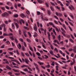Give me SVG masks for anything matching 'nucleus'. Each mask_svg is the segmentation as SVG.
<instances>
[{
	"label": "nucleus",
	"instance_id": "f257e3e1",
	"mask_svg": "<svg viewBox=\"0 0 76 76\" xmlns=\"http://www.w3.org/2000/svg\"><path fill=\"white\" fill-rule=\"evenodd\" d=\"M56 14L57 16H59L60 17H61L63 16V14L61 13H58V12H56Z\"/></svg>",
	"mask_w": 76,
	"mask_h": 76
},
{
	"label": "nucleus",
	"instance_id": "f03ea898",
	"mask_svg": "<svg viewBox=\"0 0 76 76\" xmlns=\"http://www.w3.org/2000/svg\"><path fill=\"white\" fill-rule=\"evenodd\" d=\"M26 30H25L23 31V34L26 37H27V34H26Z\"/></svg>",
	"mask_w": 76,
	"mask_h": 76
},
{
	"label": "nucleus",
	"instance_id": "7ed1b4c3",
	"mask_svg": "<svg viewBox=\"0 0 76 76\" xmlns=\"http://www.w3.org/2000/svg\"><path fill=\"white\" fill-rule=\"evenodd\" d=\"M34 30L35 31H37V25L35 24V26L34 27Z\"/></svg>",
	"mask_w": 76,
	"mask_h": 76
},
{
	"label": "nucleus",
	"instance_id": "20e7f679",
	"mask_svg": "<svg viewBox=\"0 0 76 76\" xmlns=\"http://www.w3.org/2000/svg\"><path fill=\"white\" fill-rule=\"evenodd\" d=\"M29 60L28 59H27L26 58H25V62L28 64H29Z\"/></svg>",
	"mask_w": 76,
	"mask_h": 76
},
{
	"label": "nucleus",
	"instance_id": "39448f33",
	"mask_svg": "<svg viewBox=\"0 0 76 76\" xmlns=\"http://www.w3.org/2000/svg\"><path fill=\"white\" fill-rule=\"evenodd\" d=\"M6 68L8 70H12V68L10 67V66H6Z\"/></svg>",
	"mask_w": 76,
	"mask_h": 76
},
{
	"label": "nucleus",
	"instance_id": "423d86ee",
	"mask_svg": "<svg viewBox=\"0 0 76 76\" xmlns=\"http://www.w3.org/2000/svg\"><path fill=\"white\" fill-rule=\"evenodd\" d=\"M46 32H46V30L45 29L44 31V32H42L43 35H46Z\"/></svg>",
	"mask_w": 76,
	"mask_h": 76
},
{
	"label": "nucleus",
	"instance_id": "0eeeda50",
	"mask_svg": "<svg viewBox=\"0 0 76 76\" xmlns=\"http://www.w3.org/2000/svg\"><path fill=\"white\" fill-rule=\"evenodd\" d=\"M12 70L14 71L15 72H16L18 73V72H19V71L18 70L15 69H12Z\"/></svg>",
	"mask_w": 76,
	"mask_h": 76
},
{
	"label": "nucleus",
	"instance_id": "6e6552de",
	"mask_svg": "<svg viewBox=\"0 0 76 76\" xmlns=\"http://www.w3.org/2000/svg\"><path fill=\"white\" fill-rule=\"evenodd\" d=\"M10 38L11 40H12V41L15 40V39H14V37H13V36H12H12H10Z\"/></svg>",
	"mask_w": 76,
	"mask_h": 76
},
{
	"label": "nucleus",
	"instance_id": "1a4fd4ad",
	"mask_svg": "<svg viewBox=\"0 0 76 76\" xmlns=\"http://www.w3.org/2000/svg\"><path fill=\"white\" fill-rule=\"evenodd\" d=\"M17 46L19 49H20V48H22V45H20V43H18V46H18V45H17Z\"/></svg>",
	"mask_w": 76,
	"mask_h": 76
},
{
	"label": "nucleus",
	"instance_id": "9d476101",
	"mask_svg": "<svg viewBox=\"0 0 76 76\" xmlns=\"http://www.w3.org/2000/svg\"><path fill=\"white\" fill-rule=\"evenodd\" d=\"M4 61H5V63L6 64H9V62L7 61V60L6 59H4Z\"/></svg>",
	"mask_w": 76,
	"mask_h": 76
},
{
	"label": "nucleus",
	"instance_id": "9b49d317",
	"mask_svg": "<svg viewBox=\"0 0 76 76\" xmlns=\"http://www.w3.org/2000/svg\"><path fill=\"white\" fill-rule=\"evenodd\" d=\"M49 53L51 55H52V56H54V53H53V51L50 50V51H49Z\"/></svg>",
	"mask_w": 76,
	"mask_h": 76
},
{
	"label": "nucleus",
	"instance_id": "f8f14e48",
	"mask_svg": "<svg viewBox=\"0 0 76 76\" xmlns=\"http://www.w3.org/2000/svg\"><path fill=\"white\" fill-rule=\"evenodd\" d=\"M45 4L47 7H49V4L48 2H45Z\"/></svg>",
	"mask_w": 76,
	"mask_h": 76
},
{
	"label": "nucleus",
	"instance_id": "ddd939ff",
	"mask_svg": "<svg viewBox=\"0 0 76 76\" xmlns=\"http://www.w3.org/2000/svg\"><path fill=\"white\" fill-rule=\"evenodd\" d=\"M5 57L6 58H10V59H14V58H12L10 57H8V56H7V55Z\"/></svg>",
	"mask_w": 76,
	"mask_h": 76
},
{
	"label": "nucleus",
	"instance_id": "4468645a",
	"mask_svg": "<svg viewBox=\"0 0 76 76\" xmlns=\"http://www.w3.org/2000/svg\"><path fill=\"white\" fill-rule=\"evenodd\" d=\"M0 26L2 28H3V27H4V28L6 27V26L5 25V24H2V25Z\"/></svg>",
	"mask_w": 76,
	"mask_h": 76
},
{
	"label": "nucleus",
	"instance_id": "2eb2a0df",
	"mask_svg": "<svg viewBox=\"0 0 76 76\" xmlns=\"http://www.w3.org/2000/svg\"><path fill=\"white\" fill-rule=\"evenodd\" d=\"M53 32L54 34L55 35H57V33H56V32L55 31V29L54 28L53 29Z\"/></svg>",
	"mask_w": 76,
	"mask_h": 76
},
{
	"label": "nucleus",
	"instance_id": "dca6fc26",
	"mask_svg": "<svg viewBox=\"0 0 76 76\" xmlns=\"http://www.w3.org/2000/svg\"><path fill=\"white\" fill-rule=\"evenodd\" d=\"M14 23L15 24V26H16V28H19V25L18 24L15 22Z\"/></svg>",
	"mask_w": 76,
	"mask_h": 76
},
{
	"label": "nucleus",
	"instance_id": "f3484780",
	"mask_svg": "<svg viewBox=\"0 0 76 76\" xmlns=\"http://www.w3.org/2000/svg\"><path fill=\"white\" fill-rule=\"evenodd\" d=\"M5 15L6 16H9V14L6 12H5Z\"/></svg>",
	"mask_w": 76,
	"mask_h": 76
},
{
	"label": "nucleus",
	"instance_id": "a211bd4d",
	"mask_svg": "<svg viewBox=\"0 0 76 76\" xmlns=\"http://www.w3.org/2000/svg\"><path fill=\"white\" fill-rule=\"evenodd\" d=\"M20 16L22 17V18H24L25 16V15L23 14H21L20 15Z\"/></svg>",
	"mask_w": 76,
	"mask_h": 76
},
{
	"label": "nucleus",
	"instance_id": "6ab92c4d",
	"mask_svg": "<svg viewBox=\"0 0 76 76\" xmlns=\"http://www.w3.org/2000/svg\"><path fill=\"white\" fill-rule=\"evenodd\" d=\"M48 14L49 15H51V11L50 10H48Z\"/></svg>",
	"mask_w": 76,
	"mask_h": 76
},
{
	"label": "nucleus",
	"instance_id": "aec40b11",
	"mask_svg": "<svg viewBox=\"0 0 76 76\" xmlns=\"http://www.w3.org/2000/svg\"><path fill=\"white\" fill-rule=\"evenodd\" d=\"M37 62L38 63H39V64L40 65V66H41L42 64H44V63L43 62H40L39 61H38Z\"/></svg>",
	"mask_w": 76,
	"mask_h": 76
},
{
	"label": "nucleus",
	"instance_id": "412c9836",
	"mask_svg": "<svg viewBox=\"0 0 76 76\" xmlns=\"http://www.w3.org/2000/svg\"><path fill=\"white\" fill-rule=\"evenodd\" d=\"M29 47L30 50H31L32 51L34 52V50H33V49H32V48L30 46H29Z\"/></svg>",
	"mask_w": 76,
	"mask_h": 76
},
{
	"label": "nucleus",
	"instance_id": "4be33fe9",
	"mask_svg": "<svg viewBox=\"0 0 76 76\" xmlns=\"http://www.w3.org/2000/svg\"><path fill=\"white\" fill-rule=\"evenodd\" d=\"M1 9H2V10H4V11L5 10V7H0Z\"/></svg>",
	"mask_w": 76,
	"mask_h": 76
},
{
	"label": "nucleus",
	"instance_id": "5701e85b",
	"mask_svg": "<svg viewBox=\"0 0 76 76\" xmlns=\"http://www.w3.org/2000/svg\"><path fill=\"white\" fill-rule=\"evenodd\" d=\"M26 66V65H23V66H21V67L22 68H23V67H28V65Z\"/></svg>",
	"mask_w": 76,
	"mask_h": 76
},
{
	"label": "nucleus",
	"instance_id": "b1692460",
	"mask_svg": "<svg viewBox=\"0 0 76 76\" xmlns=\"http://www.w3.org/2000/svg\"><path fill=\"white\" fill-rule=\"evenodd\" d=\"M44 56H45V59H47V58H48V56H47L46 55H44Z\"/></svg>",
	"mask_w": 76,
	"mask_h": 76
},
{
	"label": "nucleus",
	"instance_id": "393cba45",
	"mask_svg": "<svg viewBox=\"0 0 76 76\" xmlns=\"http://www.w3.org/2000/svg\"><path fill=\"white\" fill-rule=\"evenodd\" d=\"M63 27L65 29V30H66L67 29H66V26L64 24H63L62 25Z\"/></svg>",
	"mask_w": 76,
	"mask_h": 76
},
{
	"label": "nucleus",
	"instance_id": "a878e982",
	"mask_svg": "<svg viewBox=\"0 0 76 76\" xmlns=\"http://www.w3.org/2000/svg\"><path fill=\"white\" fill-rule=\"evenodd\" d=\"M15 42L16 43V44H18V40L16 39V38H15Z\"/></svg>",
	"mask_w": 76,
	"mask_h": 76
},
{
	"label": "nucleus",
	"instance_id": "bb28decb",
	"mask_svg": "<svg viewBox=\"0 0 76 76\" xmlns=\"http://www.w3.org/2000/svg\"><path fill=\"white\" fill-rule=\"evenodd\" d=\"M14 17L15 18H18V15L15 14L14 15Z\"/></svg>",
	"mask_w": 76,
	"mask_h": 76
},
{
	"label": "nucleus",
	"instance_id": "cd10ccee",
	"mask_svg": "<svg viewBox=\"0 0 76 76\" xmlns=\"http://www.w3.org/2000/svg\"><path fill=\"white\" fill-rule=\"evenodd\" d=\"M7 5H8V6H10V5H11L12 4V3L10 2H7Z\"/></svg>",
	"mask_w": 76,
	"mask_h": 76
},
{
	"label": "nucleus",
	"instance_id": "c85d7f7f",
	"mask_svg": "<svg viewBox=\"0 0 76 76\" xmlns=\"http://www.w3.org/2000/svg\"><path fill=\"white\" fill-rule=\"evenodd\" d=\"M36 54L38 56H41V54L38 52H36Z\"/></svg>",
	"mask_w": 76,
	"mask_h": 76
},
{
	"label": "nucleus",
	"instance_id": "c756f323",
	"mask_svg": "<svg viewBox=\"0 0 76 76\" xmlns=\"http://www.w3.org/2000/svg\"><path fill=\"white\" fill-rule=\"evenodd\" d=\"M58 39L59 41H60V40H61V35H59Z\"/></svg>",
	"mask_w": 76,
	"mask_h": 76
},
{
	"label": "nucleus",
	"instance_id": "7c9ffc66",
	"mask_svg": "<svg viewBox=\"0 0 76 76\" xmlns=\"http://www.w3.org/2000/svg\"><path fill=\"white\" fill-rule=\"evenodd\" d=\"M54 51H56L57 53H58V49H57L56 48H55L54 49Z\"/></svg>",
	"mask_w": 76,
	"mask_h": 76
},
{
	"label": "nucleus",
	"instance_id": "2f4dec72",
	"mask_svg": "<svg viewBox=\"0 0 76 76\" xmlns=\"http://www.w3.org/2000/svg\"><path fill=\"white\" fill-rule=\"evenodd\" d=\"M26 40L27 41H28V42H31V40H30V39H27Z\"/></svg>",
	"mask_w": 76,
	"mask_h": 76
},
{
	"label": "nucleus",
	"instance_id": "473e14b6",
	"mask_svg": "<svg viewBox=\"0 0 76 76\" xmlns=\"http://www.w3.org/2000/svg\"><path fill=\"white\" fill-rule=\"evenodd\" d=\"M28 34L29 36L30 37H32V35H31V34L30 33V32H28Z\"/></svg>",
	"mask_w": 76,
	"mask_h": 76
},
{
	"label": "nucleus",
	"instance_id": "72a5a7b5",
	"mask_svg": "<svg viewBox=\"0 0 76 76\" xmlns=\"http://www.w3.org/2000/svg\"><path fill=\"white\" fill-rule=\"evenodd\" d=\"M38 2L39 3H42V0H39L38 1Z\"/></svg>",
	"mask_w": 76,
	"mask_h": 76
},
{
	"label": "nucleus",
	"instance_id": "f704fd0d",
	"mask_svg": "<svg viewBox=\"0 0 76 76\" xmlns=\"http://www.w3.org/2000/svg\"><path fill=\"white\" fill-rule=\"evenodd\" d=\"M50 8L51 10H52V11H54V8H53V7H50Z\"/></svg>",
	"mask_w": 76,
	"mask_h": 76
},
{
	"label": "nucleus",
	"instance_id": "c9c22d12",
	"mask_svg": "<svg viewBox=\"0 0 76 76\" xmlns=\"http://www.w3.org/2000/svg\"><path fill=\"white\" fill-rule=\"evenodd\" d=\"M15 75L16 76H20V73H15Z\"/></svg>",
	"mask_w": 76,
	"mask_h": 76
},
{
	"label": "nucleus",
	"instance_id": "e433bc0d",
	"mask_svg": "<svg viewBox=\"0 0 76 76\" xmlns=\"http://www.w3.org/2000/svg\"><path fill=\"white\" fill-rule=\"evenodd\" d=\"M64 16L65 18H67V14L66 13H64Z\"/></svg>",
	"mask_w": 76,
	"mask_h": 76
},
{
	"label": "nucleus",
	"instance_id": "4c0bfd02",
	"mask_svg": "<svg viewBox=\"0 0 76 76\" xmlns=\"http://www.w3.org/2000/svg\"><path fill=\"white\" fill-rule=\"evenodd\" d=\"M69 41H70L72 43H73L74 42V41H73V40L71 39H69Z\"/></svg>",
	"mask_w": 76,
	"mask_h": 76
},
{
	"label": "nucleus",
	"instance_id": "58836bf2",
	"mask_svg": "<svg viewBox=\"0 0 76 76\" xmlns=\"http://www.w3.org/2000/svg\"><path fill=\"white\" fill-rule=\"evenodd\" d=\"M54 22L57 25H58V22L56 20L54 21Z\"/></svg>",
	"mask_w": 76,
	"mask_h": 76
},
{
	"label": "nucleus",
	"instance_id": "ea45409f",
	"mask_svg": "<svg viewBox=\"0 0 76 76\" xmlns=\"http://www.w3.org/2000/svg\"><path fill=\"white\" fill-rule=\"evenodd\" d=\"M40 14H41V12H40L39 11H37V14L38 15H40Z\"/></svg>",
	"mask_w": 76,
	"mask_h": 76
},
{
	"label": "nucleus",
	"instance_id": "a19ab883",
	"mask_svg": "<svg viewBox=\"0 0 76 76\" xmlns=\"http://www.w3.org/2000/svg\"><path fill=\"white\" fill-rule=\"evenodd\" d=\"M75 63H74L73 61H71V63H70V65L71 66H73V64H74Z\"/></svg>",
	"mask_w": 76,
	"mask_h": 76
},
{
	"label": "nucleus",
	"instance_id": "79ce46f5",
	"mask_svg": "<svg viewBox=\"0 0 76 76\" xmlns=\"http://www.w3.org/2000/svg\"><path fill=\"white\" fill-rule=\"evenodd\" d=\"M25 55L27 57H29V54L28 53H25Z\"/></svg>",
	"mask_w": 76,
	"mask_h": 76
},
{
	"label": "nucleus",
	"instance_id": "37998d69",
	"mask_svg": "<svg viewBox=\"0 0 76 76\" xmlns=\"http://www.w3.org/2000/svg\"><path fill=\"white\" fill-rule=\"evenodd\" d=\"M3 36H8V35L7 34L4 33L3 34Z\"/></svg>",
	"mask_w": 76,
	"mask_h": 76
},
{
	"label": "nucleus",
	"instance_id": "c03bdc74",
	"mask_svg": "<svg viewBox=\"0 0 76 76\" xmlns=\"http://www.w3.org/2000/svg\"><path fill=\"white\" fill-rule=\"evenodd\" d=\"M13 48H8V50H10V51H11L12 50H13Z\"/></svg>",
	"mask_w": 76,
	"mask_h": 76
},
{
	"label": "nucleus",
	"instance_id": "a18cd8bd",
	"mask_svg": "<svg viewBox=\"0 0 76 76\" xmlns=\"http://www.w3.org/2000/svg\"><path fill=\"white\" fill-rule=\"evenodd\" d=\"M54 64H55V62H53L51 64V65L53 66H54Z\"/></svg>",
	"mask_w": 76,
	"mask_h": 76
},
{
	"label": "nucleus",
	"instance_id": "49530a36",
	"mask_svg": "<svg viewBox=\"0 0 76 76\" xmlns=\"http://www.w3.org/2000/svg\"><path fill=\"white\" fill-rule=\"evenodd\" d=\"M20 21L21 22H22L24 24L25 23V21H24V20L22 19H21L20 20Z\"/></svg>",
	"mask_w": 76,
	"mask_h": 76
},
{
	"label": "nucleus",
	"instance_id": "de8ad7c7",
	"mask_svg": "<svg viewBox=\"0 0 76 76\" xmlns=\"http://www.w3.org/2000/svg\"><path fill=\"white\" fill-rule=\"evenodd\" d=\"M61 30L63 31V32H64L65 33H66V31H65V30H64V29H63V28H61Z\"/></svg>",
	"mask_w": 76,
	"mask_h": 76
},
{
	"label": "nucleus",
	"instance_id": "09e8293b",
	"mask_svg": "<svg viewBox=\"0 0 76 76\" xmlns=\"http://www.w3.org/2000/svg\"><path fill=\"white\" fill-rule=\"evenodd\" d=\"M12 26L13 29H15V25H14V24H12Z\"/></svg>",
	"mask_w": 76,
	"mask_h": 76
},
{
	"label": "nucleus",
	"instance_id": "8fccbe9b",
	"mask_svg": "<svg viewBox=\"0 0 76 76\" xmlns=\"http://www.w3.org/2000/svg\"><path fill=\"white\" fill-rule=\"evenodd\" d=\"M27 67H28V69L30 70H31V72L32 71V69H31V68H30V67H29V66H28Z\"/></svg>",
	"mask_w": 76,
	"mask_h": 76
},
{
	"label": "nucleus",
	"instance_id": "3c124183",
	"mask_svg": "<svg viewBox=\"0 0 76 76\" xmlns=\"http://www.w3.org/2000/svg\"><path fill=\"white\" fill-rule=\"evenodd\" d=\"M20 72L21 73H22V74H23V75H26V73H24L23 72L20 71Z\"/></svg>",
	"mask_w": 76,
	"mask_h": 76
},
{
	"label": "nucleus",
	"instance_id": "603ef678",
	"mask_svg": "<svg viewBox=\"0 0 76 76\" xmlns=\"http://www.w3.org/2000/svg\"><path fill=\"white\" fill-rule=\"evenodd\" d=\"M45 67H47V68H49V67H50V65H46L45 66Z\"/></svg>",
	"mask_w": 76,
	"mask_h": 76
},
{
	"label": "nucleus",
	"instance_id": "864d4df0",
	"mask_svg": "<svg viewBox=\"0 0 76 76\" xmlns=\"http://www.w3.org/2000/svg\"><path fill=\"white\" fill-rule=\"evenodd\" d=\"M52 37L53 39H55L56 38V36H55L54 35H53V36H52Z\"/></svg>",
	"mask_w": 76,
	"mask_h": 76
},
{
	"label": "nucleus",
	"instance_id": "5fc2aeb1",
	"mask_svg": "<svg viewBox=\"0 0 76 76\" xmlns=\"http://www.w3.org/2000/svg\"><path fill=\"white\" fill-rule=\"evenodd\" d=\"M19 40H20V41H21L22 42H23V39H22V38H20L19 39Z\"/></svg>",
	"mask_w": 76,
	"mask_h": 76
},
{
	"label": "nucleus",
	"instance_id": "6e6d98bb",
	"mask_svg": "<svg viewBox=\"0 0 76 76\" xmlns=\"http://www.w3.org/2000/svg\"><path fill=\"white\" fill-rule=\"evenodd\" d=\"M2 16H3V17H5V14L4 12L2 14Z\"/></svg>",
	"mask_w": 76,
	"mask_h": 76
},
{
	"label": "nucleus",
	"instance_id": "4d7b16f0",
	"mask_svg": "<svg viewBox=\"0 0 76 76\" xmlns=\"http://www.w3.org/2000/svg\"><path fill=\"white\" fill-rule=\"evenodd\" d=\"M15 7L16 9H17L18 7V6H17V4H16L15 3Z\"/></svg>",
	"mask_w": 76,
	"mask_h": 76
},
{
	"label": "nucleus",
	"instance_id": "13d9d810",
	"mask_svg": "<svg viewBox=\"0 0 76 76\" xmlns=\"http://www.w3.org/2000/svg\"><path fill=\"white\" fill-rule=\"evenodd\" d=\"M69 23L72 26H73V23H72L71 22H69Z\"/></svg>",
	"mask_w": 76,
	"mask_h": 76
},
{
	"label": "nucleus",
	"instance_id": "bf43d9fd",
	"mask_svg": "<svg viewBox=\"0 0 76 76\" xmlns=\"http://www.w3.org/2000/svg\"><path fill=\"white\" fill-rule=\"evenodd\" d=\"M19 32L20 35H21L22 34V33L21 32V30H19Z\"/></svg>",
	"mask_w": 76,
	"mask_h": 76
},
{
	"label": "nucleus",
	"instance_id": "052dcab7",
	"mask_svg": "<svg viewBox=\"0 0 76 76\" xmlns=\"http://www.w3.org/2000/svg\"><path fill=\"white\" fill-rule=\"evenodd\" d=\"M41 10H43V11H45V8L42 7V8H41Z\"/></svg>",
	"mask_w": 76,
	"mask_h": 76
},
{
	"label": "nucleus",
	"instance_id": "680f3d73",
	"mask_svg": "<svg viewBox=\"0 0 76 76\" xmlns=\"http://www.w3.org/2000/svg\"><path fill=\"white\" fill-rule=\"evenodd\" d=\"M5 8H6V9H7L8 10H9V7H8L7 6H5Z\"/></svg>",
	"mask_w": 76,
	"mask_h": 76
},
{
	"label": "nucleus",
	"instance_id": "e2e57ef3",
	"mask_svg": "<svg viewBox=\"0 0 76 76\" xmlns=\"http://www.w3.org/2000/svg\"><path fill=\"white\" fill-rule=\"evenodd\" d=\"M23 43H24V46L26 47V42H23Z\"/></svg>",
	"mask_w": 76,
	"mask_h": 76
},
{
	"label": "nucleus",
	"instance_id": "0e129e2a",
	"mask_svg": "<svg viewBox=\"0 0 76 76\" xmlns=\"http://www.w3.org/2000/svg\"><path fill=\"white\" fill-rule=\"evenodd\" d=\"M8 75H12V72H9L8 73Z\"/></svg>",
	"mask_w": 76,
	"mask_h": 76
},
{
	"label": "nucleus",
	"instance_id": "69168bd1",
	"mask_svg": "<svg viewBox=\"0 0 76 76\" xmlns=\"http://www.w3.org/2000/svg\"><path fill=\"white\" fill-rule=\"evenodd\" d=\"M71 57H74V53H72L71 55Z\"/></svg>",
	"mask_w": 76,
	"mask_h": 76
},
{
	"label": "nucleus",
	"instance_id": "338daca9",
	"mask_svg": "<svg viewBox=\"0 0 76 76\" xmlns=\"http://www.w3.org/2000/svg\"><path fill=\"white\" fill-rule=\"evenodd\" d=\"M33 56L34 58H35V53H33Z\"/></svg>",
	"mask_w": 76,
	"mask_h": 76
},
{
	"label": "nucleus",
	"instance_id": "774afa93",
	"mask_svg": "<svg viewBox=\"0 0 76 76\" xmlns=\"http://www.w3.org/2000/svg\"><path fill=\"white\" fill-rule=\"evenodd\" d=\"M73 51L75 53H76V50L75 49H73Z\"/></svg>",
	"mask_w": 76,
	"mask_h": 76
}]
</instances>
